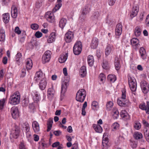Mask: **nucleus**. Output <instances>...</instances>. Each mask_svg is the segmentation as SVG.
Wrapping results in <instances>:
<instances>
[{
    "label": "nucleus",
    "instance_id": "1",
    "mask_svg": "<svg viewBox=\"0 0 149 149\" xmlns=\"http://www.w3.org/2000/svg\"><path fill=\"white\" fill-rule=\"evenodd\" d=\"M122 94L121 97L118 99L117 102L118 105L120 107H126L129 106L130 103L128 100H126V91L125 89L122 90Z\"/></svg>",
    "mask_w": 149,
    "mask_h": 149
},
{
    "label": "nucleus",
    "instance_id": "2",
    "mask_svg": "<svg viewBox=\"0 0 149 149\" xmlns=\"http://www.w3.org/2000/svg\"><path fill=\"white\" fill-rule=\"evenodd\" d=\"M21 96L18 91L15 92L11 94L9 99V103L12 105H16L20 102Z\"/></svg>",
    "mask_w": 149,
    "mask_h": 149
},
{
    "label": "nucleus",
    "instance_id": "3",
    "mask_svg": "<svg viewBox=\"0 0 149 149\" xmlns=\"http://www.w3.org/2000/svg\"><path fill=\"white\" fill-rule=\"evenodd\" d=\"M86 94V91L84 89L79 90L76 94V100L79 102H83Z\"/></svg>",
    "mask_w": 149,
    "mask_h": 149
},
{
    "label": "nucleus",
    "instance_id": "4",
    "mask_svg": "<svg viewBox=\"0 0 149 149\" xmlns=\"http://www.w3.org/2000/svg\"><path fill=\"white\" fill-rule=\"evenodd\" d=\"M127 77L129 84L131 90L133 92L135 91L137 88V84L135 79L129 74L128 75Z\"/></svg>",
    "mask_w": 149,
    "mask_h": 149
},
{
    "label": "nucleus",
    "instance_id": "5",
    "mask_svg": "<svg viewBox=\"0 0 149 149\" xmlns=\"http://www.w3.org/2000/svg\"><path fill=\"white\" fill-rule=\"evenodd\" d=\"M82 45L80 41H78L76 42L73 48L74 53L75 55L79 54L82 50Z\"/></svg>",
    "mask_w": 149,
    "mask_h": 149
},
{
    "label": "nucleus",
    "instance_id": "6",
    "mask_svg": "<svg viewBox=\"0 0 149 149\" xmlns=\"http://www.w3.org/2000/svg\"><path fill=\"white\" fill-rule=\"evenodd\" d=\"M141 87L143 92L146 94L149 91V85L145 81H143L141 83Z\"/></svg>",
    "mask_w": 149,
    "mask_h": 149
},
{
    "label": "nucleus",
    "instance_id": "7",
    "mask_svg": "<svg viewBox=\"0 0 149 149\" xmlns=\"http://www.w3.org/2000/svg\"><path fill=\"white\" fill-rule=\"evenodd\" d=\"M51 52L50 51H46L43 55L42 58V61L43 63L48 62L51 57Z\"/></svg>",
    "mask_w": 149,
    "mask_h": 149
},
{
    "label": "nucleus",
    "instance_id": "8",
    "mask_svg": "<svg viewBox=\"0 0 149 149\" xmlns=\"http://www.w3.org/2000/svg\"><path fill=\"white\" fill-rule=\"evenodd\" d=\"M47 20L50 23H53L54 21V17L53 13L51 11H48L46 13L45 16Z\"/></svg>",
    "mask_w": 149,
    "mask_h": 149
},
{
    "label": "nucleus",
    "instance_id": "9",
    "mask_svg": "<svg viewBox=\"0 0 149 149\" xmlns=\"http://www.w3.org/2000/svg\"><path fill=\"white\" fill-rule=\"evenodd\" d=\"M74 37V34L72 32L68 31L65 34V40L66 42L70 43L72 41Z\"/></svg>",
    "mask_w": 149,
    "mask_h": 149
},
{
    "label": "nucleus",
    "instance_id": "10",
    "mask_svg": "<svg viewBox=\"0 0 149 149\" xmlns=\"http://www.w3.org/2000/svg\"><path fill=\"white\" fill-rule=\"evenodd\" d=\"M10 112L13 118L14 119L17 118L19 116V112L18 108L13 107L10 109Z\"/></svg>",
    "mask_w": 149,
    "mask_h": 149
},
{
    "label": "nucleus",
    "instance_id": "11",
    "mask_svg": "<svg viewBox=\"0 0 149 149\" xmlns=\"http://www.w3.org/2000/svg\"><path fill=\"white\" fill-rule=\"evenodd\" d=\"M122 25L121 23H118L116 26L115 33L116 36H119L122 33Z\"/></svg>",
    "mask_w": 149,
    "mask_h": 149
},
{
    "label": "nucleus",
    "instance_id": "12",
    "mask_svg": "<svg viewBox=\"0 0 149 149\" xmlns=\"http://www.w3.org/2000/svg\"><path fill=\"white\" fill-rule=\"evenodd\" d=\"M20 131V128L16 126L15 129L10 135V138L12 137L15 139H17L18 137Z\"/></svg>",
    "mask_w": 149,
    "mask_h": 149
},
{
    "label": "nucleus",
    "instance_id": "13",
    "mask_svg": "<svg viewBox=\"0 0 149 149\" xmlns=\"http://www.w3.org/2000/svg\"><path fill=\"white\" fill-rule=\"evenodd\" d=\"M140 109L146 111V113L147 114H149V101H147L146 102V105L145 104H140L139 106Z\"/></svg>",
    "mask_w": 149,
    "mask_h": 149
},
{
    "label": "nucleus",
    "instance_id": "14",
    "mask_svg": "<svg viewBox=\"0 0 149 149\" xmlns=\"http://www.w3.org/2000/svg\"><path fill=\"white\" fill-rule=\"evenodd\" d=\"M120 116L123 119L125 120H128L130 119V116L125 110H122L121 111Z\"/></svg>",
    "mask_w": 149,
    "mask_h": 149
},
{
    "label": "nucleus",
    "instance_id": "15",
    "mask_svg": "<svg viewBox=\"0 0 149 149\" xmlns=\"http://www.w3.org/2000/svg\"><path fill=\"white\" fill-rule=\"evenodd\" d=\"M55 91L53 87L50 88L47 91V97L49 100H52L53 97L55 94Z\"/></svg>",
    "mask_w": 149,
    "mask_h": 149
},
{
    "label": "nucleus",
    "instance_id": "16",
    "mask_svg": "<svg viewBox=\"0 0 149 149\" xmlns=\"http://www.w3.org/2000/svg\"><path fill=\"white\" fill-rule=\"evenodd\" d=\"M43 73L42 71H39L36 73L34 77V80L38 82L40 80L42 79Z\"/></svg>",
    "mask_w": 149,
    "mask_h": 149
},
{
    "label": "nucleus",
    "instance_id": "17",
    "mask_svg": "<svg viewBox=\"0 0 149 149\" xmlns=\"http://www.w3.org/2000/svg\"><path fill=\"white\" fill-rule=\"evenodd\" d=\"M68 85V83L67 82H63L61 84V97H63L64 94L66 91V88Z\"/></svg>",
    "mask_w": 149,
    "mask_h": 149
},
{
    "label": "nucleus",
    "instance_id": "18",
    "mask_svg": "<svg viewBox=\"0 0 149 149\" xmlns=\"http://www.w3.org/2000/svg\"><path fill=\"white\" fill-rule=\"evenodd\" d=\"M47 85V82L45 78H43L39 83V86L40 89L43 90L45 88Z\"/></svg>",
    "mask_w": 149,
    "mask_h": 149
},
{
    "label": "nucleus",
    "instance_id": "19",
    "mask_svg": "<svg viewBox=\"0 0 149 149\" xmlns=\"http://www.w3.org/2000/svg\"><path fill=\"white\" fill-rule=\"evenodd\" d=\"M32 126L34 131L37 133L40 131L39 125L38 123L36 121H34L32 123Z\"/></svg>",
    "mask_w": 149,
    "mask_h": 149
},
{
    "label": "nucleus",
    "instance_id": "20",
    "mask_svg": "<svg viewBox=\"0 0 149 149\" xmlns=\"http://www.w3.org/2000/svg\"><path fill=\"white\" fill-rule=\"evenodd\" d=\"M139 53L141 57L144 60L146 58V53L145 49L141 47L140 48Z\"/></svg>",
    "mask_w": 149,
    "mask_h": 149
},
{
    "label": "nucleus",
    "instance_id": "21",
    "mask_svg": "<svg viewBox=\"0 0 149 149\" xmlns=\"http://www.w3.org/2000/svg\"><path fill=\"white\" fill-rule=\"evenodd\" d=\"M98 44V40L96 38H93L91 41V47L93 49H95Z\"/></svg>",
    "mask_w": 149,
    "mask_h": 149
},
{
    "label": "nucleus",
    "instance_id": "22",
    "mask_svg": "<svg viewBox=\"0 0 149 149\" xmlns=\"http://www.w3.org/2000/svg\"><path fill=\"white\" fill-rule=\"evenodd\" d=\"M11 15L14 18H16L17 16V8L15 6H13L11 8Z\"/></svg>",
    "mask_w": 149,
    "mask_h": 149
},
{
    "label": "nucleus",
    "instance_id": "23",
    "mask_svg": "<svg viewBox=\"0 0 149 149\" xmlns=\"http://www.w3.org/2000/svg\"><path fill=\"white\" fill-rule=\"evenodd\" d=\"M22 130L26 133L28 132L30 130L29 125L27 122H25L22 125Z\"/></svg>",
    "mask_w": 149,
    "mask_h": 149
},
{
    "label": "nucleus",
    "instance_id": "24",
    "mask_svg": "<svg viewBox=\"0 0 149 149\" xmlns=\"http://www.w3.org/2000/svg\"><path fill=\"white\" fill-rule=\"evenodd\" d=\"M67 22V19L64 18L63 17L61 18L59 22V26L62 29H63L66 25Z\"/></svg>",
    "mask_w": 149,
    "mask_h": 149
},
{
    "label": "nucleus",
    "instance_id": "25",
    "mask_svg": "<svg viewBox=\"0 0 149 149\" xmlns=\"http://www.w3.org/2000/svg\"><path fill=\"white\" fill-rule=\"evenodd\" d=\"M139 11V7L138 6H134L131 11L130 16L132 17L135 16L137 14Z\"/></svg>",
    "mask_w": 149,
    "mask_h": 149
},
{
    "label": "nucleus",
    "instance_id": "26",
    "mask_svg": "<svg viewBox=\"0 0 149 149\" xmlns=\"http://www.w3.org/2000/svg\"><path fill=\"white\" fill-rule=\"evenodd\" d=\"M32 95L35 96L34 100L37 102L40 100V95L38 92L35 90L32 91L31 93Z\"/></svg>",
    "mask_w": 149,
    "mask_h": 149
},
{
    "label": "nucleus",
    "instance_id": "27",
    "mask_svg": "<svg viewBox=\"0 0 149 149\" xmlns=\"http://www.w3.org/2000/svg\"><path fill=\"white\" fill-rule=\"evenodd\" d=\"M26 65L27 70H29L32 68L33 63L32 61L30 58H27L26 60Z\"/></svg>",
    "mask_w": 149,
    "mask_h": 149
},
{
    "label": "nucleus",
    "instance_id": "28",
    "mask_svg": "<svg viewBox=\"0 0 149 149\" xmlns=\"http://www.w3.org/2000/svg\"><path fill=\"white\" fill-rule=\"evenodd\" d=\"M112 114L114 119H117L119 116V113L118 109L115 107H114L112 110Z\"/></svg>",
    "mask_w": 149,
    "mask_h": 149
},
{
    "label": "nucleus",
    "instance_id": "29",
    "mask_svg": "<svg viewBox=\"0 0 149 149\" xmlns=\"http://www.w3.org/2000/svg\"><path fill=\"white\" fill-rule=\"evenodd\" d=\"M62 0H57V3L52 10L53 13L55 12L56 11L58 10L61 7L62 5L61 3Z\"/></svg>",
    "mask_w": 149,
    "mask_h": 149
},
{
    "label": "nucleus",
    "instance_id": "30",
    "mask_svg": "<svg viewBox=\"0 0 149 149\" xmlns=\"http://www.w3.org/2000/svg\"><path fill=\"white\" fill-rule=\"evenodd\" d=\"M100 16V14L97 11L95 12L91 17V19L95 23L97 22V20Z\"/></svg>",
    "mask_w": 149,
    "mask_h": 149
},
{
    "label": "nucleus",
    "instance_id": "31",
    "mask_svg": "<svg viewBox=\"0 0 149 149\" xmlns=\"http://www.w3.org/2000/svg\"><path fill=\"white\" fill-rule=\"evenodd\" d=\"M87 61L90 66H92L94 62V57L91 55H88L87 57Z\"/></svg>",
    "mask_w": 149,
    "mask_h": 149
},
{
    "label": "nucleus",
    "instance_id": "32",
    "mask_svg": "<svg viewBox=\"0 0 149 149\" xmlns=\"http://www.w3.org/2000/svg\"><path fill=\"white\" fill-rule=\"evenodd\" d=\"M113 48V46L109 44L107 45L105 51V54L106 56H107L109 55Z\"/></svg>",
    "mask_w": 149,
    "mask_h": 149
},
{
    "label": "nucleus",
    "instance_id": "33",
    "mask_svg": "<svg viewBox=\"0 0 149 149\" xmlns=\"http://www.w3.org/2000/svg\"><path fill=\"white\" fill-rule=\"evenodd\" d=\"M131 44L132 46H135L136 48L139 47V41L138 39L136 38H132L131 40Z\"/></svg>",
    "mask_w": 149,
    "mask_h": 149
},
{
    "label": "nucleus",
    "instance_id": "34",
    "mask_svg": "<svg viewBox=\"0 0 149 149\" xmlns=\"http://www.w3.org/2000/svg\"><path fill=\"white\" fill-rule=\"evenodd\" d=\"M86 68L85 66H83L81 68L79 71L80 75L81 77H83L86 75Z\"/></svg>",
    "mask_w": 149,
    "mask_h": 149
},
{
    "label": "nucleus",
    "instance_id": "35",
    "mask_svg": "<svg viewBox=\"0 0 149 149\" xmlns=\"http://www.w3.org/2000/svg\"><path fill=\"white\" fill-rule=\"evenodd\" d=\"M56 35L54 33H51L47 40L48 43H51L54 42L56 38Z\"/></svg>",
    "mask_w": 149,
    "mask_h": 149
},
{
    "label": "nucleus",
    "instance_id": "36",
    "mask_svg": "<svg viewBox=\"0 0 149 149\" xmlns=\"http://www.w3.org/2000/svg\"><path fill=\"white\" fill-rule=\"evenodd\" d=\"M91 11V6L89 5L86 6L82 9V13L87 15Z\"/></svg>",
    "mask_w": 149,
    "mask_h": 149
},
{
    "label": "nucleus",
    "instance_id": "37",
    "mask_svg": "<svg viewBox=\"0 0 149 149\" xmlns=\"http://www.w3.org/2000/svg\"><path fill=\"white\" fill-rule=\"evenodd\" d=\"M53 123V120L52 118H50L47 121V131L49 132L51 130L52 127V124Z\"/></svg>",
    "mask_w": 149,
    "mask_h": 149
},
{
    "label": "nucleus",
    "instance_id": "38",
    "mask_svg": "<svg viewBox=\"0 0 149 149\" xmlns=\"http://www.w3.org/2000/svg\"><path fill=\"white\" fill-rule=\"evenodd\" d=\"M68 56V54H63L61 55L59 58V61L61 63H63L66 60Z\"/></svg>",
    "mask_w": 149,
    "mask_h": 149
},
{
    "label": "nucleus",
    "instance_id": "39",
    "mask_svg": "<svg viewBox=\"0 0 149 149\" xmlns=\"http://www.w3.org/2000/svg\"><path fill=\"white\" fill-rule=\"evenodd\" d=\"M93 127L94 130L97 132L101 133L102 131V129L101 126L97 124H93Z\"/></svg>",
    "mask_w": 149,
    "mask_h": 149
},
{
    "label": "nucleus",
    "instance_id": "40",
    "mask_svg": "<svg viewBox=\"0 0 149 149\" xmlns=\"http://www.w3.org/2000/svg\"><path fill=\"white\" fill-rule=\"evenodd\" d=\"M3 22L6 24L8 23L10 19V15L7 13L3 15Z\"/></svg>",
    "mask_w": 149,
    "mask_h": 149
},
{
    "label": "nucleus",
    "instance_id": "41",
    "mask_svg": "<svg viewBox=\"0 0 149 149\" xmlns=\"http://www.w3.org/2000/svg\"><path fill=\"white\" fill-rule=\"evenodd\" d=\"M114 65L116 69L117 70H119L120 67V61L118 58H116L114 61Z\"/></svg>",
    "mask_w": 149,
    "mask_h": 149
},
{
    "label": "nucleus",
    "instance_id": "42",
    "mask_svg": "<svg viewBox=\"0 0 149 149\" xmlns=\"http://www.w3.org/2000/svg\"><path fill=\"white\" fill-rule=\"evenodd\" d=\"M91 107L94 110L97 111L99 108L98 102L95 101H93L91 103Z\"/></svg>",
    "mask_w": 149,
    "mask_h": 149
},
{
    "label": "nucleus",
    "instance_id": "43",
    "mask_svg": "<svg viewBox=\"0 0 149 149\" xmlns=\"http://www.w3.org/2000/svg\"><path fill=\"white\" fill-rule=\"evenodd\" d=\"M134 137L136 139H139L142 138L143 135L140 132H135L134 134Z\"/></svg>",
    "mask_w": 149,
    "mask_h": 149
},
{
    "label": "nucleus",
    "instance_id": "44",
    "mask_svg": "<svg viewBox=\"0 0 149 149\" xmlns=\"http://www.w3.org/2000/svg\"><path fill=\"white\" fill-rule=\"evenodd\" d=\"M86 15L81 13L79 18V21L80 23H83L86 21Z\"/></svg>",
    "mask_w": 149,
    "mask_h": 149
},
{
    "label": "nucleus",
    "instance_id": "45",
    "mask_svg": "<svg viewBox=\"0 0 149 149\" xmlns=\"http://www.w3.org/2000/svg\"><path fill=\"white\" fill-rule=\"evenodd\" d=\"M107 79L109 81L112 83L114 82L116 79V76L113 74H109L108 76Z\"/></svg>",
    "mask_w": 149,
    "mask_h": 149
},
{
    "label": "nucleus",
    "instance_id": "46",
    "mask_svg": "<svg viewBox=\"0 0 149 149\" xmlns=\"http://www.w3.org/2000/svg\"><path fill=\"white\" fill-rule=\"evenodd\" d=\"M141 127V124L140 123L137 121H136L134 122V128L137 130H139Z\"/></svg>",
    "mask_w": 149,
    "mask_h": 149
},
{
    "label": "nucleus",
    "instance_id": "47",
    "mask_svg": "<svg viewBox=\"0 0 149 149\" xmlns=\"http://www.w3.org/2000/svg\"><path fill=\"white\" fill-rule=\"evenodd\" d=\"M141 33V30L139 27H136L134 30V34L136 36L138 37L140 36Z\"/></svg>",
    "mask_w": 149,
    "mask_h": 149
},
{
    "label": "nucleus",
    "instance_id": "48",
    "mask_svg": "<svg viewBox=\"0 0 149 149\" xmlns=\"http://www.w3.org/2000/svg\"><path fill=\"white\" fill-rule=\"evenodd\" d=\"M113 102L109 101L107 103L106 107V109L108 111H110L113 106Z\"/></svg>",
    "mask_w": 149,
    "mask_h": 149
},
{
    "label": "nucleus",
    "instance_id": "49",
    "mask_svg": "<svg viewBox=\"0 0 149 149\" xmlns=\"http://www.w3.org/2000/svg\"><path fill=\"white\" fill-rule=\"evenodd\" d=\"M119 125L117 123H114L111 126L112 130L115 131L119 129Z\"/></svg>",
    "mask_w": 149,
    "mask_h": 149
},
{
    "label": "nucleus",
    "instance_id": "50",
    "mask_svg": "<svg viewBox=\"0 0 149 149\" xmlns=\"http://www.w3.org/2000/svg\"><path fill=\"white\" fill-rule=\"evenodd\" d=\"M22 56V55L21 53L19 52L17 53L15 56L16 61L18 65H19L20 64L19 59Z\"/></svg>",
    "mask_w": 149,
    "mask_h": 149
},
{
    "label": "nucleus",
    "instance_id": "51",
    "mask_svg": "<svg viewBox=\"0 0 149 149\" xmlns=\"http://www.w3.org/2000/svg\"><path fill=\"white\" fill-rule=\"evenodd\" d=\"M6 101V99L5 98L2 99L0 100V109L1 110L3 108Z\"/></svg>",
    "mask_w": 149,
    "mask_h": 149
},
{
    "label": "nucleus",
    "instance_id": "52",
    "mask_svg": "<svg viewBox=\"0 0 149 149\" xmlns=\"http://www.w3.org/2000/svg\"><path fill=\"white\" fill-rule=\"evenodd\" d=\"M103 68L104 69H107L109 68V65L107 61L106 60H104L102 65Z\"/></svg>",
    "mask_w": 149,
    "mask_h": 149
},
{
    "label": "nucleus",
    "instance_id": "53",
    "mask_svg": "<svg viewBox=\"0 0 149 149\" xmlns=\"http://www.w3.org/2000/svg\"><path fill=\"white\" fill-rule=\"evenodd\" d=\"M108 141L102 140V145L103 146L102 148H104V149H108Z\"/></svg>",
    "mask_w": 149,
    "mask_h": 149
},
{
    "label": "nucleus",
    "instance_id": "54",
    "mask_svg": "<svg viewBox=\"0 0 149 149\" xmlns=\"http://www.w3.org/2000/svg\"><path fill=\"white\" fill-rule=\"evenodd\" d=\"M6 87L4 84H2L0 86V92H5L6 91Z\"/></svg>",
    "mask_w": 149,
    "mask_h": 149
},
{
    "label": "nucleus",
    "instance_id": "55",
    "mask_svg": "<svg viewBox=\"0 0 149 149\" xmlns=\"http://www.w3.org/2000/svg\"><path fill=\"white\" fill-rule=\"evenodd\" d=\"M142 123L146 128L149 127V123H148L145 120L143 119L142 120Z\"/></svg>",
    "mask_w": 149,
    "mask_h": 149
},
{
    "label": "nucleus",
    "instance_id": "56",
    "mask_svg": "<svg viewBox=\"0 0 149 149\" xmlns=\"http://www.w3.org/2000/svg\"><path fill=\"white\" fill-rule=\"evenodd\" d=\"M99 78L101 81H103L105 80L106 77L104 74L101 73L99 75Z\"/></svg>",
    "mask_w": 149,
    "mask_h": 149
},
{
    "label": "nucleus",
    "instance_id": "57",
    "mask_svg": "<svg viewBox=\"0 0 149 149\" xmlns=\"http://www.w3.org/2000/svg\"><path fill=\"white\" fill-rule=\"evenodd\" d=\"M31 28L33 29L36 30L38 29L39 26L38 24H31Z\"/></svg>",
    "mask_w": 149,
    "mask_h": 149
},
{
    "label": "nucleus",
    "instance_id": "58",
    "mask_svg": "<svg viewBox=\"0 0 149 149\" xmlns=\"http://www.w3.org/2000/svg\"><path fill=\"white\" fill-rule=\"evenodd\" d=\"M29 101L26 99H24L22 101V105L24 107H25L27 106L29 104Z\"/></svg>",
    "mask_w": 149,
    "mask_h": 149
},
{
    "label": "nucleus",
    "instance_id": "59",
    "mask_svg": "<svg viewBox=\"0 0 149 149\" xmlns=\"http://www.w3.org/2000/svg\"><path fill=\"white\" fill-rule=\"evenodd\" d=\"M145 23L147 26H149V14L147 16L145 20Z\"/></svg>",
    "mask_w": 149,
    "mask_h": 149
},
{
    "label": "nucleus",
    "instance_id": "60",
    "mask_svg": "<svg viewBox=\"0 0 149 149\" xmlns=\"http://www.w3.org/2000/svg\"><path fill=\"white\" fill-rule=\"evenodd\" d=\"M42 33L39 31L36 32L35 34L36 37L37 38H40L42 36Z\"/></svg>",
    "mask_w": 149,
    "mask_h": 149
},
{
    "label": "nucleus",
    "instance_id": "61",
    "mask_svg": "<svg viewBox=\"0 0 149 149\" xmlns=\"http://www.w3.org/2000/svg\"><path fill=\"white\" fill-rule=\"evenodd\" d=\"M53 133L55 136H58L61 134L62 132L60 130H58L54 131Z\"/></svg>",
    "mask_w": 149,
    "mask_h": 149
},
{
    "label": "nucleus",
    "instance_id": "62",
    "mask_svg": "<svg viewBox=\"0 0 149 149\" xmlns=\"http://www.w3.org/2000/svg\"><path fill=\"white\" fill-rule=\"evenodd\" d=\"M19 149H27V148L24 145V144L22 143H21L19 146Z\"/></svg>",
    "mask_w": 149,
    "mask_h": 149
},
{
    "label": "nucleus",
    "instance_id": "63",
    "mask_svg": "<svg viewBox=\"0 0 149 149\" xmlns=\"http://www.w3.org/2000/svg\"><path fill=\"white\" fill-rule=\"evenodd\" d=\"M116 0H109L108 4L110 6H113L115 3Z\"/></svg>",
    "mask_w": 149,
    "mask_h": 149
},
{
    "label": "nucleus",
    "instance_id": "64",
    "mask_svg": "<svg viewBox=\"0 0 149 149\" xmlns=\"http://www.w3.org/2000/svg\"><path fill=\"white\" fill-rule=\"evenodd\" d=\"M15 32L18 34H19L21 33V31L20 30L19 27L18 26L15 27Z\"/></svg>",
    "mask_w": 149,
    "mask_h": 149
}]
</instances>
